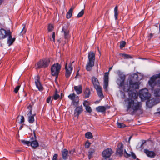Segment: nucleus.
I'll return each instance as SVG.
<instances>
[{"mask_svg": "<svg viewBox=\"0 0 160 160\" xmlns=\"http://www.w3.org/2000/svg\"><path fill=\"white\" fill-rule=\"evenodd\" d=\"M62 32L63 33L65 39H68L69 37V31L64 27L62 28Z\"/></svg>", "mask_w": 160, "mask_h": 160, "instance_id": "nucleus-23", "label": "nucleus"}, {"mask_svg": "<svg viewBox=\"0 0 160 160\" xmlns=\"http://www.w3.org/2000/svg\"><path fill=\"white\" fill-rule=\"evenodd\" d=\"M131 137H129V140H130L131 139Z\"/></svg>", "mask_w": 160, "mask_h": 160, "instance_id": "nucleus-57", "label": "nucleus"}, {"mask_svg": "<svg viewBox=\"0 0 160 160\" xmlns=\"http://www.w3.org/2000/svg\"><path fill=\"white\" fill-rule=\"evenodd\" d=\"M85 109L89 113L92 112V110L90 107L88 106L85 107Z\"/></svg>", "mask_w": 160, "mask_h": 160, "instance_id": "nucleus-41", "label": "nucleus"}, {"mask_svg": "<svg viewBox=\"0 0 160 160\" xmlns=\"http://www.w3.org/2000/svg\"><path fill=\"white\" fill-rule=\"evenodd\" d=\"M20 87V85L17 86L14 89V91L15 93H17Z\"/></svg>", "mask_w": 160, "mask_h": 160, "instance_id": "nucleus-43", "label": "nucleus"}, {"mask_svg": "<svg viewBox=\"0 0 160 160\" xmlns=\"http://www.w3.org/2000/svg\"><path fill=\"white\" fill-rule=\"evenodd\" d=\"M95 150L94 149H91L88 151V158L89 159H91L92 158L93 154L95 152Z\"/></svg>", "mask_w": 160, "mask_h": 160, "instance_id": "nucleus-28", "label": "nucleus"}, {"mask_svg": "<svg viewBox=\"0 0 160 160\" xmlns=\"http://www.w3.org/2000/svg\"><path fill=\"white\" fill-rule=\"evenodd\" d=\"M55 33L54 32H53L52 34V39L51 38H50V40H52L53 42H55Z\"/></svg>", "mask_w": 160, "mask_h": 160, "instance_id": "nucleus-44", "label": "nucleus"}, {"mask_svg": "<svg viewBox=\"0 0 160 160\" xmlns=\"http://www.w3.org/2000/svg\"><path fill=\"white\" fill-rule=\"evenodd\" d=\"M83 111V108L82 105L76 107L74 110V115L75 116L78 117Z\"/></svg>", "mask_w": 160, "mask_h": 160, "instance_id": "nucleus-17", "label": "nucleus"}, {"mask_svg": "<svg viewBox=\"0 0 160 160\" xmlns=\"http://www.w3.org/2000/svg\"><path fill=\"white\" fill-rule=\"evenodd\" d=\"M126 44V42L124 41H122L120 44V48H122L124 47Z\"/></svg>", "mask_w": 160, "mask_h": 160, "instance_id": "nucleus-39", "label": "nucleus"}, {"mask_svg": "<svg viewBox=\"0 0 160 160\" xmlns=\"http://www.w3.org/2000/svg\"><path fill=\"white\" fill-rule=\"evenodd\" d=\"M123 55L124 56L125 58H130V56H129V55H127L126 54H124Z\"/></svg>", "mask_w": 160, "mask_h": 160, "instance_id": "nucleus-51", "label": "nucleus"}, {"mask_svg": "<svg viewBox=\"0 0 160 160\" xmlns=\"http://www.w3.org/2000/svg\"><path fill=\"white\" fill-rule=\"evenodd\" d=\"M32 114V110H30L29 112L27 114L28 116V122L30 123H33L34 121V117L35 115H31Z\"/></svg>", "mask_w": 160, "mask_h": 160, "instance_id": "nucleus-19", "label": "nucleus"}, {"mask_svg": "<svg viewBox=\"0 0 160 160\" xmlns=\"http://www.w3.org/2000/svg\"><path fill=\"white\" fill-rule=\"evenodd\" d=\"M74 6H72L69 10L68 12L66 14V17L67 18L69 19L72 16L73 10L74 9Z\"/></svg>", "mask_w": 160, "mask_h": 160, "instance_id": "nucleus-24", "label": "nucleus"}, {"mask_svg": "<svg viewBox=\"0 0 160 160\" xmlns=\"http://www.w3.org/2000/svg\"><path fill=\"white\" fill-rule=\"evenodd\" d=\"M91 144V143L88 142H86L85 144V147L86 148H88Z\"/></svg>", "mask_w": 160, "mask_h": 160, "instance_id": "nucleus-48", "label": "nucleus"}, {"mask_svg": "<svg viewBox=\"0 0 160 160\" xmlns=\"http://www.w3.org/2000/svg\"><path fill=\"white\" fill-rule=\"evenodd\" d=\"M134 77L136 78H138V75L136 73H133L130 75V79H133Z\"/></svg>", "mask_w": 160, "mask_h": 160, "instance_id": "nucleus-38", "label": "nucleus"}, {"mask_svg": "<svg viewBox=\"0 0 160 160\" xmlns=\"http://www.w3.org/2000/svg\"><path fill=\"white\" fill-rule=\"evenodd\" d=\"M98 51H99V53H100V51H99V49H98Z\"/></svg>", "mask_w": 160, "mask_h": 160, "instance_id": "nucleus-58", "label": "nucleus"}, {"mask_svg": "<svg viewBox=\"0 0 160 160\" xmlns=\"http://www.w3.org/2000/svg\"><path fill=\"white\" fill-rule=\"evenodd\" d=\"M35 83L37 88L40 91L43 90V87L39 81V77L38 76H37L35 78Z\"/></svg>", "mask_w": 160, "mask_h": 160, "instance_id": "nucleus-15", "label": "nucleus"}, {"mask_svg": "<svg viewBox=\"0 0 160 160\" xmlns=\"http://www.w3.org/2000/svg\"><path fill=\"white\" fill-rule=\"evenodd\" d=\"M74 88L77 94H79L82 93V88L81 85L74 86Z\"/></svg>", "mask_w": 160, "mask_h": 160, "instance_id": "nucleus-22", "label": "nucleus"}, {"mask_svg": "<svg viewBox=\"0 0 160 160\" xmlns=\"http://www.w3.org/2000/svg\"><path fill=\"white\" fill-rule=\"evenodd\" d=\"M123 145L122 143L118 144L117 147V153L119 155H121L123 153Z\"/></svg>", "mask_w": 160, "mask_h": 160, "instance_id": "nucleus-20", "label": "nucleus"}, {"mask_svg": "<svg viewBox=\"0 0 160 160\" xmlns=\"http://www.w3.org/2000/svg\"><path fill=\"white\" fill-rule=\"evenodd\" d=\"M146 105L149 108H151L152 107L153 104L151 102V101L149 100L146 102Z\"/></svg>", "mask_w": 160, "mask_h": 160, "instance_id": "nucleus-34", "label": "nucleus"}, {"mask_svg": "<svg viewBox=\"0 0 160 160\" xmlns=\"http://www.w3.org/2000/svg\"><path fill=\"white\" fill-rule=\"evenodd\" d=\"M84 13V10H82L77 15V17L78 18H80L82 16Z\"/></svg>", "mask_w": 160, "mask_h": 160, "instance_id": "nucleus-40", "label": "nucleus"}, {"mask_svg": "<svg viewBox=\"0 0 160 160\" xmlns=\"http://www.w3.org/2000/svg\"><path fill=\"white\" fill-rule=\"evenodd\" d=\"M59 97V95L58 94L57 92H55V94L53 96V98L54 100L57 99Z\"/></svg>", "mask_w": 160, "mask_h": 160, "instance_id": "nucleus-36", "label": "nucleus"}, {"mask_svg": "<svg viewBox=\"0 0 160 160\" xmlns=\"http://www.w3.org/2000/svg\"><path fill=\"white\" fill-rule=\"evenodd\" d=\"M106 109V107L104 106H100L96 108V110L98 112H104Z\"/></svg>", "mask_w": 160, "mask_h": 160, "instance_id": "nucleus-26", "label": "nucleus"}, {"mask_svg": "<svg viewBox=\"0 0 160 160\" xmlns=\"http://www.w3.org/2000/svg\"><path fill=\"white\" fill-rule=\"evenodd\" d=\"M102 160H112V159H109L108 160V159H103Z\"/></svg>", "mask_w": 160, "mask_h": 160, "instance_id": "nucleus-54", "label": "nucleus"}, {"mask_svg": "<svg viewBox=\"0 0 160 160\" xmlns=\"http://www.w3.org/2000/svg\"><path fill=\"white\" fill-rule=\"evenodd\" d=\"M120 94L121 95V98H125V95L124 92H122L121 91H120Z\"/></svg>", "mask_w": 160, "mask_h": 160, "instance_id": "nucleus-42", "label": "nucleus"}, {"mask_svg": "<svg viewBox=\"0 0 160 160\" xmlns=\"http://www.w3.org/2000/svg\"><path fill=\"white\" fill-rule=\"evenodd\" d=\"M9 30L7 31L3 29H0V39H3L6 38L10 34Z\"/></svg>", "mask_w": 160, "mask_h": 160, "instance_id": "nucleus-13", "label": "nucleus"}, {"mask_svg": "<svg viewBox=\"0 0 160 160\" xmlns=\"http://www.w3.org/2000/svg\"><path fill=\"white\" fill-rule=\"evenodd\" d=\"M111 68H109V70H110L111 69Z\"/></svg>", "mask_w": 160, "mask_h": 160, "instance_id": "nucleus-56", "label": "nucleus"}, {"mask_svg": "<svg viewBox=\"0 0 160 160\" xmlns=\"http://www.w3.org/2000/svg\"><path fill=\"white\" fill-rule=\"evenodd\" d=\"M139 97L142 101L149 99L151 97V94L148 92L147 88L142 89L139 91Z\"/></svg>", "mask_w": 160, "mask_h": 160, "instance_id": "nucleus-8", "label": "nucleus"}, {"mask_svg": "<svg viewBox=\"0 0 160 160\" xmlns=\"http://www.w3.org/2000/svg\"><path fill=\"white\" fill-rule=\"evenodd\" d=\"M68 98L72 100V103L73 105L75 106L78 105L79 102V97L78 96H76L74 93L70 94L68 96Z\"/></svg>", "mask_w": 160, "mask_h": 160, "instance_id": "nucleus-11", "label": "nucleus"}, {"mask_svg": "<svg viewBox=\"0 0 160 160\" xmlns=\"http://www.w3.org/2000/svg\"><path fill=\"white\" fill-rule=\"evenodd\" d=\"M95 89L96 90L97 94L98 97L101 99H102L104 97V96L102 93V88L100 87L97 88H96Z\"/></svg>", "mask_w": 160, "mask_h": 160, "instance_id": "nucleus-21", "label": "nucleus"}, {"mask_svg": "<svg viewBox=\"0 0 160 160\" xmlns=\"http://www.w3.org/2000/svg\"><path fill=\"white\" fill-rule=\"evenodd\" d=\"M53 28V25L51 24H49L48 26V29L49 32H51L52 31Z\"/></svg>", "mask_w": 160, "mask_h": 160, "instance_id": "nucleus-35", "label": "nucleus"}, {"mask_svg": "<svg viewBox=\"0 0 160 160\" xmlns=\"http://www.w3.org/2000/svg\"><path fill=\"white\" fill-rule=\"evenodd\" d=\"M3 0H0V5L3 2Z\"/></svg>", "mask_w": 160, "mask_h": 160, "instance_id": "nucleus-53", "label": "nucleus"}, {"mask_svg": "<svg viewBox=\"0 0 160 160\" xmlns=\"http://www.w3.org/2000/svg\"><path fill=\"white\" fill-rule=\"evenodd\" d=\"M8 40L7 41L8 43L9 44V46L11 45L13 43V42L15 40V38H12V37L11 34V33L8 36Z\"/></svg>", "mask_w": 160, "mask_h": 160, "instance_id": "nucleus-27", "label": "nucleus"}, {"mask_svg": "<svg viewBox=\"0 0 160 160\" xmlns=\"http://www.w3.org/2000/svg\"><path fill=\"white\" fill-rule=\"evenodd\" d=\"M113 153V152L111 148H108L102 152V156L103 158V159H108Z\"/></svg>", "mask_w": 160, "mask_h": 160, "instance_id": "nucleus-12", "label": "nucleus"}, {"mask_svg": "<svg viewBox=\"0 0 160 160\" xmlns=\"http://www.w3.org/2000/svg\"><path fill=\"white\" fill-rule=\"evenodd\" d=\"M92 82L95 88L100 87L98 79L94 77L92 78Z\"/></svg>", "mask_w": 160, "mask_h": 160, "instance_id": "nucleus-18", "label": "nucleus"}, {"mask_svg": "<svg viewBox=\"0 0 160 160\" xmlns=\"http://www.w3.org/2000/svg\"><path fill=\"white\" fill-rule=\"evenodd\" d=\"M72 62V63H70L68 66V63H66L65 64V69L66 71L65 76L66 78L68 79L70 76L73 69Z\"/></svg>", "mask_w": 160, "mask_h": 160, "instance_id": "nucleus-9", "label": "nucleus"}, {"mask_svg": "<svg viewBox=\"0 0 160 160\" xmlns=\"http://www.w3.org/2000/svg\"><path fill=\"white\" fill-rule=\"evenodd\" d=\"M90 93V91L89 89L88 88H86L85 92V97L86 98H88L89 97Z\"/></svg>", "mask_w": 160, "mask_h": 160, "instance_id": "nucleus-31", "label": "nucleus"}, {"mask_svg": "<svg viewBox=\"0 0 160 160\" xmlns=\"http://www.w3.org/2000/svg\"><path fill=\"white\" fill-rule=\"evenodd\" d=\"M21 142L24 144L28 146L30 145L32 148L33 149L37 148L39 146V144L37 141L36 140H33V139H31L30 141L22 140Z\"/></svg>", "mask_w": 160, "mask_h": 160, "instance_id": "nucleus-6", "label": "nucleus"}, {"mask_svg": "<svg viewBox=\"0 0 160 160\" xmlns=\"http://www.w3.org/2000/svg\"><path fill=\"white\" fill-rule=\"evenodd\" d=\"M114 17L115 18V19L116 20L118 18V7L117 6H116L114 9Z\"/></svg>", "mask_w": 160, "mask_h": 160, "instance_id": "nucleus-30", "label": "nucleus"}, {"mask_svg": "<svg viewBox=\"0 0 160 160\" xmlns=\"http://www.w3.org/2000/svg\"><path fill=\"white\" fill-rule=\"evenodd\" d=\"M117 124L118 127L120 128H122L126 127L125 125L122 123H119L118 122H117Z\"/></svg>", "mask_w": 160, "mask_h": 160, "instance_id": "nucleus-33", "label": "nucleus"}, {"mask_svg": "<svg viewBox=\"0 0 160 160\" xmlns=\"http://www.w3.org/2000/svg\"><path fill=\"white\" fill-rule=\"evenodd\" d=\"M157 113L160 114V108L157 109Z\"/></svg>", "mask_w": 160, "mask_h": 160, "instance_id": "nucleus-52", "label": "nucleus"}, {"mask_svg": "<svg viewBox=\"0 0 160 160\" xmlns=\"http://www.w3.org/2000/svg\"><path fill=\"white\" fill-rule=\"evenodd\" d=\"M58 155L57 154H55L53 157L52 160H58Z\"/></svg>", "mask_w": 160, "mask_h": 160, "instance_id": "nucleus-45", "label": "nucleus"}, {"mask_svg": "<svg viewBox=\"0 0 160 160\" xmlns=\"http://www.w3.org/2000/svg\"><path fill=\"white\" fill-rule=\"evenodd\" d=\"M125 78V75H121L120 76V78L117 81L118 84L122 88L124 92H128V93L131 91L134 92L133 91V89L139 88L140 84L139 82H133L132 80L130 79L129 81V84L128 82L127 84H124Z\"/></svg>", "mask_w": 160, "mask_h": 160, "instance_id": "nucleus-2", "label": "nucleus"}, {"mask_svg": "<svg viewBox=\"0 0 160 160\" xmlns=\"http://www.w3.org/2000/svg\"><path fill=\"white\" fill-rule=\"evenodd\" d=\"M50 61L48 58H45L40 60L35 65L37 68H46L49 66Z\"/></svg>", "mask_w": 160, "mask_h": 160, "instance_id": "nucleus-5", "label": "nucleus"}, {"mask_svg": "<svg viewBox=\"0 0 160 160\" xmlns=\"http://www.w3.org/2000/svg\"><path fill=\"white\" fill-rule=\"evenodd\" d=\"M22 126H20V127L19 129H20H20H22Z\"/></svg>", "mask_w": 160, "mask_h": 160, "instance_id": "nucleus-55", "label": "nucleus"}, {"mask_svg": "<svg viewBox=\"0 0 160 160\" xmlns=\"http://www.w3.org/2000/svg\"><path fill=\"white\" fill-rule=\"evenodd\" d=\"M74 152V151L73 150H70L68 152V151L66 149H64L62 151V156L63 159L64 160H66L68 159V157H70L72 155Z\"/></svg>", "mask_w": 160, "mask_h": 160, "instance_id": "nucleus-10", "label": "nucleus"}, {"mask_svg": "<svg viewBox=\"0 0 160 160\" xmlns=\"http://www.w3.org/2000/svg\"><path fill=\"white\" fill-rule=\"evenodd\" d=\"M144 152L146 154L147 156L149 157L153 158L155 157L156 155L154 152L149 151L147 149H144Z\"/></svg>", "mask_w": 160, "mask_h": 160, "instance_id": "nucleus-16", "label": "nucleus"}, {"mask_svg": "<svg viewBox=\"0 0 160 160\" xmlns=\"http://www.w3.org/2000/svg\"><path fill=\"white\" fill-rule=\"evenodd\" d=\"M83 105L85 107L88 106V101L85 100L83 102Z\"/></svg>", "mask_w": 160, "mask_h": 160, "instance_id": "nucleus-47", "label": "nucleus"}, {"mask_svg": "<svg viewBox=\"0 0 160 160\" xmlns=\"http://www.w3.org/2000/svg\"><path fill=\"white\" fill-rule=\"evenodd\" d=\"M153 100L155 101V102L156 103H158L160 102V99H154Z\"/></svg>", "mask_w": 160, "mask_h": 160, "instance_id": "nucleus-50", "label": "nucleus"}, {"mask_svg": "<svg viewBox=\"0 0 160 160\" xmlns=\"http://www.w3.org/2000/svg\"><path fill=\"white\" fill-rule=\"evenodd\" d=\"M128 95L127 111L130 114H132L134 112L137 111H141L142 103L136 99L135 93L131 91L128 92Z\"/></svg>", "mask_w": 160, "mask_h": 160, "instance_id": "nucleus-1", "label": "nucleus"}, {"mask_svg": "<svg viewBox=\"0 0 160 160\" xmlns=\"http://www.w3.org/2000/svg\"><path fill=\"white\" fill-rule=\"evenodd\" d=\"M22 25L23 26V29L21 32V34L22 35L24 34L26 31V30L25 29V25L24 24H22Z\"/></svg>", "mask_w": 160, "mask_h": 160, "instance_id": "nucleus-37", "label": "nucleus"}, {"mask_svg": "<svg viewBox=\"0 0 160 160\" xmlns=\"http://www.w3.org/2000/svg\"><path fill=\"white\" fill-rule=\"evenodd\" d=\"M124 156L125 157L128 158L130 157L131 155L133 159H135L136 158V156L135 154L133 152H131V154H128L126 151L125 150L124 151Z\"/></svg>", "mask_w": 160, "mask_h": 160, "instance_id": "nucleus-25", "label": "nucleus"}, {"mask_svg": "<svg viewBox=\"0 0 160 160\" xmlns=\"http://www.w3.org/2000/svg\"><path fill=\"white\" fill-rule=\"evenodd\" d=\"M85 136L86 138L88 139L92 138L93 137L92 133L90 132H86L85 134Z\"/></svg>", "mask_w": 160, "mask_h": 160, "instance_id": "nucleus-32", "label": "nucleus"}, {"mask_svg": "<svg viewBox=\"0 0 160 160\" xmlns=\"http://www.w3.org/2000/svg\"><path fill=\"white\" fill-rule=\"evenodd\" d=\"M21 118L20 119V120L19 121V123H21L22 122H24V118L23 116H21Z\"/></svg>", "mask_w": 160, "mask_h": 160, "instance_id": "nucleus-46", "label": "nucleus"}, {"mask_svg": "<svg viewBox=\"0 0 160 160\" xmlns=\"http://www.w3.org/2000/svg\"><path fill=\"white\" fill-rule=\"evenodd\" d=\"M51 97H49L47 99V102L49 103L51 102Z\"/></svg>", "mask_w": 160, "mask_h": 160, "instance_id": "nucleus-49", "label": "nucleus"}, {"mask_svg": "<svg viewBox=\"0 0 160 160\" xmlns=\"http://www.w3.org/2000/svg\"><path fill=\"white\" fill-rule=\"evenodd\" d=\"M159 78H160V73L152 76L148 81V84L152 89L156 85L160 86V78L157 81H156L157 79Z\"/></svg>", "mask_w": 160, "mask_h": 160, "instance_id": "nucleus-4", "label": "nucleus"}, {"mask_svg": "<svg viewBox=\"0 0 160 160\" xmlns=\"http://www.w3.org/2000/svg\"><path fill=\"white\" fill-rule=\"evenodd\" d=\"M108 72H106L105 73L104 77V85L103 88L106 90H107L108 85V78H109Z\"/></svg>", "mask_w": 160, "mask_h": 160, "instance_id": "nucleus-14", "label": "nucleus"}, {"mask_svg": "<svg viewBox=\"0 0 160 160\" xmlns=\"http://www.w3.org/2000/svg\"><path fill=\"white\" fill-rule=\"evenodd\" d=\"M61 68V66L58 63L52 65L51 68V74L53 76L57 77Z\"/></svg>", "mask_w": 160, "mask_h": 160, "instance_id": "nucleus-7", "label": "nucleus"}, {"mask_svg": "<svg viewBox=\"0 0 160 160\" xmlns=\"http://www.w3.org/2000/svg\"><path fill=\"white\" fill-rule=\"evenodd\" d=\"M95 54L94 52H90L88 53V61L87 62L86 68L87 71H91L94 65L95 61Z\"/></svg>", "mask_w": 160, "mask_h": 160, "instance_id": "nucleus-3", "label": "nucleus"}, {"mask_svg": "<svg viewBox=\"0 0 160 160\" xmlns=\"http://www.w3.org/2000/svg\"><path fill=\"white\" fill-rule=\"evenodd\" d=\"M153 93L155 96L160 97V89L157 88L155 89Z\"/></svg>", "mask_w": 160, "mask_h": 160, "instance_id": "nucleus-29", "label": "nucleus"}]
</instances>
